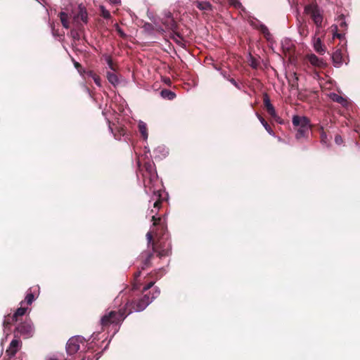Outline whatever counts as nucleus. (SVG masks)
<instances>
[{"mask_svg": "<svg viewBox=\"0 0 360 360\" xmlns=\"http://www.w3.org/2000/svg\"><path fill=\"white\" fill-rule=\"evenodd\" d=\"M146 237L148 244L152 243L153 250L158 253L159 257H167L171 254L172 245L169 241L160 242V245H158L153 241V235L150 232L147 233Z\"/></svg>", "mask_w": 360, "mask_h": 360, "instance_id": "7ed1b4c3", "label": "nucleus"}, {"mask_svg": "<svg viewBox=\"0 0 360 360\" xmlns=\"http://www.w3.org/2000/svg\"><path fill=\"white\" fill-rule=\"evenodd\" d=\"M314 50L319 54H323L325 53V46L322 44L321 39L318 38L316 39L314 44Z\"/></svg>", "mask_w": 360, "mask_h": 360, "instance_id": "412c9836", "label": "nucleus"}, {"mask_svg": "<svg viewBox=\"0 0 360 360\" xmlns=\"http://www.w3.org/2000/svg\"><path fill=\"white\" fill-rule=\"evenodd\" d=\"M227 80H229L233 85H234L237 89H240V87L239 84L237 83V82L232 77L227 78Z\"/></svg>", "mask_w": 360, "mask_h": 360, "instance_id": "ea45409f", "label": "nucleus"}, {"mask_svg": "<svg viewBox=\"0 0 360 360\" xmlns=\"http://www.w3.org/2000/svg\"><path fill=\"white\" fill-rule=\"evenodd\" d=\"M39 286L30 288L27 291L25 300L22 301L20 304L22 305L24 303H26L27 305L32 304L35 297L34 294L37 291H39Z\"/></svg>", "mask_w": 360, "mask_h": 360, "instance_id": "4468645a", "label": "nucleus"}, {"mask_svg": "<svg viewBox=\"0 0 360 360\" xmlns=\"http://www.w3.org/2000/svg\"><path fill=\"white\" fill-rule=\"evenodd\" d=\"M137 164L139 171L142 174L146 192L153 193L152 198L155 200L153 207L159 209L162 202V198L161 190H155L153 188L154 184L158 181V174L155 164L149 160L143 161L141 159H139Z\"/></svg>", "mask_w": 360, "mask_h": 360, "instance_id": "f03ea898", "label": "nucleus"}, {"mask_svg": "<svg viewBox=\"0 0 360 360\" xmlns=\"http://www.w3.org/2000/svg\"><path fill=\"white\" fill-rule=\"evenodd\" d=\"M306 58L313 66L318 68H323L326 66V63L323 60L318 58L315 54H308Z\"/></svg>", "mask_w": 360, "mask_h": 360, "instance_id": "ddd939ff", "label": "nucleus"}, {"mask_svg": "<svg viewBox=\"0 0 360 360\" xmlns=\"http://www.w3.org/2000/svg\"><path fill=\"white\" fill-rule=\"evenodd\" d=\"M106 77L108 82L114 86H117L120 84V79L115 73L108 71L106 72Z\"/></svg>", "mask_w": 360, "mask_h": 360, "instance_id": "dca6fc26", "label": "nucleus"}, {"mask_svg": "<svg viewBox=\"0 0 360 360\" xmlns=\"http://www.w3.org/2000/svg\"><path fill=\"white\" fill-rule=\"evenodd\" d=\"M100 10L101 12V15L103 18L109 19L111 18V15H110V12L108 10H106L104 6H101L100 7Z\"/></svg>", "mask_w": 360, "mask_h": 360, "instance_id": "72a5a7b5", "label": "nucleus"}, {"mask_svg": "<svg viewBox=\"0 0 360 360\" xmlns=\"http://www.w3.org/2000/svg\"><path fill=\"white\" fill-rule=\"evenodd\" d=\"M335 30L337 31L338 26H335ZM342 37H343V34L338 33L337 32L333 35V37H337L338 39H342Z\"/></svg>", "mask_w": 360, "mask_h": 360, "instance_id": "37998d69", "label": "nucleus"}, {"mask_svg": "<svg viewBox=\"0 0 360 360\" xmlns=\"http://www.w3.org/2000/svg\"><path fill=\"white\" fill-rule=\"evenodd\" d=\"M58 15L60 17V20L61 21V23H62L63 26L65 28H66V29L69 28L70 23H69V21H68V14L62 11V12H60L59 13Z\"/></svg>", "mask_w": 360, "mask_h": 360, "instance_id": "b1692460", "label": "nucleus"}, {"mask_svg": "<svg viewBox=\"0 0 360 360\" xmlns=\"http://www.w3.org/2000/svg\"><path fill=\"white\" fill-rule=\"evenodd\" d=\"M223 75H224V77L226 78L227 79V78H231L230 76L229 75H227L226 73H223Z\"/></svg>", "mask_w": 360, "mask_h": 360, "instance_id": "8fccbe9b", "label": "nucleus"}, {"mask_svg": "<svg viewBox=\"0 0 360 360\" xmlns=\"http://www.w3.org/2000/svg\"><path fill=\"white\" fill-rule=\"evenodd\" d=\"M82 342L80 336L72 337L69 339L66 344V351L69 355L75 354L79 349V343Z\"/></svg>", "mask_w": 360, "mask_h": 360, "instance_id": "6e6552de", "label": "nucleus"}, {"mask_svg": "<svg viewBox=\"0 0 360 360\" xmlns=\"http://www.w3.org/2000/svg\"><path fill=\"white\" fill-rule=\"evenodd\" d=\"M258 30L264 35L265 39H266L267 40L270 39L271 34L268 27L265 25H264L262 23H259V27Z\"/></svg>", "mask_w": 360, "mask_h": 360, "instance_id": "4be33fe9", "label": "nucleus"}, {"mask_svg": "<svg viewBox=\"0 0 360 360\" xmlns=\"http://www.w3.org/2000/svg\"><path fill=\"white\" fill-rule=\"evenodd\" d=\"M345 53L346 49L344 46H342L339 48H336L332 55L333 62L335 67H340L344 62L347 63L345 58Z\"/></svg>", "mask_w": 360, "mask_h": 360, "instance_id": "1a4fd4ad", "label": "nucleus"}, {"mask_svg": "<svg viewBox=\"0 0 360 360\" xmlns=\"http://www.w3.org/2000/svg\"><path fill=\"white\" fill-rule=\"evenodd\" d=\"M82 360H85V358H84H84H82ZM87 360H92V359H90L89 357H88V358H87Z\"/></svg>", "mask_w": 360, "mask_h": 360, "instance_id": "864d4df0", "label": "nucleus"}, {"mask_svg": "<svg viewBox=\"0 0 360 360\" xmlns=\"http://www.w3.org/2000/svg\"><path fill=\"white\" fill-rule=\"evenodd\" d=\"M22 346V342L19 339H13L10 345L6 351V355L11 359L16 354L18 351Z\"/></svg>", "mask_w": 360, "mask_h": 360, "instance_id": "9b49d317", "label": "nucleus"}, {"mask_svg": "<svg viewBox=\"0 0 360 360\" xmlns=\"http://www.w3.org/2000/svg\"><path fill=\"white\" fill-rule=\"evenodd\" d=\"M18 321L15 317H14V315L8 314L5 316V319L3 322V326L5 328H9L11 325H13L14 323L18 322Z\"/></svg>", "mask_w": 360, "mask_h": 360, "instance_id": "6ab92c4d", "label": "nucleus"}, {"mask_svg": "<svg viewBox=\"0 0 360 360\" xmlns=\"http://www.w3.org/2000/svg\"><path fill=\"white\" fill-rule=\"evenodd\" d=\"M48 360H58V359L55 357H50Z\"/></svg>", "mask_w": 360, "mask_h": 360, "instance_id": "603ef678", "label": "nucleus"}, {"mask_svg": "<svg viewBox=\"0 0 360 360\" xmlns=\"http://www.w3.org/2000/svg\"><path fill=\"white\" fill-rule=\"evenodd\" d=\"M78 18H79L84 22L86 23L88 20L86 11L85 10L80 8L79 13L78 14Z\"/></svg>", "mask_w": 360, "mask_h": 360, "instance_id": "2f4dec72", "label": "nucleus"}, {"mask_svg": "<svg viewBox=\"0 0 360 360\" xmlns=\"http://www.w3.org/2000/svg\"><path fill=\"white\" fill-rule=\"evenodd\" d=\"M300 34L302 35H307L308 34V31H307V26L304 25V26H302L300 28Z\"/></svg>", "mask_w": 360, "mask_h": 360, "instance_id": "58836bf2", "label": "nucleus"}, {"mask_svg": "<svg viewBox=\"0 0 360 360\" xmlns=\"http://www.w3.org/2000/svg\"><path fill=\"white\" fill-rule=\"evenodd\" d=\"M250 65L254 69H257V67H258V62L257 61V60L255 58H252Z\"/></svg>", "mask_w": 360, "mask_h": 360, "instance_id": "a19ab883", "label": "nucleus"}, {"mask_svg": "<svg viewBox=\"0 0 360 360\" xmlns=\"http://www.w3.org/2000/svg\"><path fill=\"white\" fill-rule=\"evenodd\" d=\"M292 124L295 127H311L310 120L304 116L294 115L292 120Z\"/></svg>", "mask_w": 360, "mask_h": 360, "instance_id": "f8f14e48", "label": "nucleus"}, {"mask_svg": "<svg viewBox=\"0 0 360 360\" xmlns=\"http://www.w3.org/2000/svg\"><path fill=\"white\" fill-rule=\"evenodd\" d=\"M139 131L141 134V136L144 139H147L148 138V132H147L146 125L145 124H140L139 125Z\"/></svg>", "mask_w": 360, "mask_h": 360, "instance_id": "c756f323", "label": "nucleus"}, {"mask_svg": "<svg viewBox=\"0 0 360 360\" xmlns=\"http://www.w3.org/2000/svg\"><path fill=\"white\" fill-rule=\"evenodd\" d=\"M304 11L306 13L310 15L317 27H322L323 15L316 3L312 2L311 4L307 5L304 7Z\"/></svg>", "mask_w": 360, "mask_h": 360, "instance_id": "39448f33", "label": "nucleus"}, {"mask_svg": "<svg viewBox=\"0 0 360 360\" xmlns=\"http://www.w3.org/2000/svg\"><path fill=\"white\" fill-rule=\"evenodd\" d=\"M110 2L112 4L117 5L121 3V1L120 0H110Z\"/></svg>", "mask_w": 360, "mask_h": 360, "instance_id": "a18cd8bd", "label": "nucleus"}, {"mask_svg": "<svg viewBox=\"0 0 360 360\" xmlns=\"http://www.w3.org/2000/svg\"><path fill=\"white\" fill-rule=\"evenodd\" d=\"M141 275V271H138L137 272L134 273V277L136 278L139 277Z\"/></svg>", "mask_w": 360, "mask_h": 360, "instance_id": "09e8293b", "label": "nucleus"}, {"mask_svg": "<svg viewBox=\"0 0 360 360\" xmlns=\"http://www.w3.org/2000/svg\"><path fill=\"white\" fill-rule=\"evenodd\" d=\"M173 39H174V41H175L176 43H178L179 44H181V41H179V39H176L175 37H173Z\"/></svg>", "mask_w": 360, "mask_h": 360, "instance_id": "3c124183", "label": "nucleus"}, {"mask_svg": "<svg viewBox=\"0 0 360 360\" xmlns=\"http://www.w3.org/2000/svg\"><path fill=\"white\" fill-rule=\"evenodd\" d=\"M139 286L138 285V284L134 283V284L133 285L132 290H139Z\"/></svg>", "mask_w": 360, "mask_h": 360, "instance_id": "de8ad7c7", "label": "nucleus"}, {"mask_svg": "<svg viewBox=\"0 0 360 360\" xmlns=\"http://www.w3.org/2000/svg\"><path fill=\"white\" fill-rule=\"evenodd\" d=\"M317 129L320 133L321 143L323 145L328 147L330 143V140L332 139L331 136L330 137L328 136L326 132L324 131V129L322 126H319Z\"/></svg>", "mask_w": 360, "mask_h": 360, "instance_id": "2eb2a0df", "label": "nucleus"}, {"mask_svg": "<svg viewBox=\"0 0 360 360\" xmlns=\"http://www.w3.org/2000/svg\"><path fill=\"white\" fill-rule=\"evenodd\" d=\"M74 66L75 67V68H77V70L80 72L81 70H82V65L77 62V61H74Z\"/></svg>", "mask_w": 360, "mask_h": 360, "instance_id": "79ce46f5", "label": "nucleus"}, {"mask_svg": "<svg viewBox=\"0 0 360 360\" xmlns=\"http://www.w3.org/2000/svg\"><path fill=\"white\" fill-rule=\"evenodd\" d=\"M263 103L264 105L268 112V114L277 122L282 123V120L276 112L274 105L271 103L270 98L266 93L263 94Z\"/></svg>", "mask_w": 360, "mask_h": 360, "instance_id": "0eeeda50", "label": "nucleus"}, {"mask_svg": "<svg viewBox=\"0 0 360 360\" xmlns=\"http://www.w3.org/2000/svg\"><path fill=\"white\" fill-rule=\"evenodd\" d=\"M162 229H165V226H164L163 225L162 226Z\"/></svg>", "mask_w": 360, "mask_h": 360, "instance_id": "5fc2aeb1", "label": "nucleus"}, {"mask_svg": "<svg viewBox=\"0 0 360 360\" xmlns=\"http://www.w3.org/2000/svg\"><path fill=\"white\" fill-rule=\"evenodd\" d=\"M109 128L111 130L112 133H113L114 136L116 139H120L121 136L125 134V130L122 127H115V128H112L110 124H109Z\"/></svg>", "mask_w": 360, "mask_h": 360, "instance_id": "f3484780", "label": "nucleus"}, {"mask_svg": "<svg viewBox=\"0 0 360 360\" xmlns=\"http://www.w3.org/2000/svg\"><path fill=\"white\" fill-rule=\"evenodd\" d=\"M105 60H106V63H107V64H108V67H109V68L110 70H112V71H117V70L118 65L113 63L111 56H105Z\"/></svg>", "mask_w": 360, "mask_h": 360, "instance_id": "cd10ccee", "label": "nucleus"}, {"mask_svg": "<svg viewBox=\"0 0 360 360\" xmlns=\"http://www.w3.org/2000/svg\"><path fill=\"white\" fill-rule=\"evenodd\" d=\"M330 98H331V100L333 101L340 103L342 105H344L347 102L345 98H344L342 96H341L337 94H335V93L331 94L330 96Z\"/></svg>", "mask_w": 360, "mask_h": 360, "instance_id": "393cba45", "label": "nucleus"}, {"mask_svg": "<svg viewBox=\"0 0 360 360\" xmlns=\"http://www.w3.org/2000/svg\"><path fill=\"white\" fill-rule=\"evenodd\" d=\"M152 221L153 222L154 226H158V225L160 224L161 218H160V217L157 218L155 216H153Z\"/></svg>", "mask_w": 360, "mask_h": 360, "instance_id": "4c0bfd02", "label": "nucleus"}, {"mask_svg": "<svg viewBox=\"0 0 360 360\" xmlns=\"http://www.w3.org/2000/svg\"><path fill=\"white\" fill-rule=\"evenodd\" d=\"M117 30L118 33L120 34V35L121 37H124V33L122 32V30L120 27H118L117 29Z\"/></svg>", "mask_w": 360, "mask_h": 360, "instance_id": "49530a36", "label": "nucleus"}, {"mask_svg": "<svg viewBox=\"0 0 360 360\" xmlns=\"http://www.w3.org/2000/svg\"><path fill=\"white\" fill-rule=\"evenodd\" d=\"M154 252L153 250L151 252L150 250L143 251L139 256V260L141 262V268L142 270L148 269L152 265V259L154 258Z\"/></svg>", "mask_w": 360, "mask_h": 360, "instance_id": "9d476101", "label": "nucleus"}, {"mask_svg": "<svg viewBox=\"0 0 360 360\" xmlns=\"http://www.w3.org/2000/svg\"><path fill=\"white\" fill-rule=\"evenodd\" d=\"M229 4L236 8H239L243 6L239 0H230Z\"/></svg>", "mask_w": 360, "mask_h": 360, "instance_id": "f704fd0d", "label": "nucleus"}, {"mask_svg": "<svg viewBox=\"0 0 360 360\" xmlns=\"http://www.w3.org/2000/svg\"><path fill=\"white\" fill-rule=\"evenodd\" d=\"M338 21L339 22V27H340L341 31L343 32L347 29V24L345 20V15L343 14L338 16Z\"/></svg>", "mask_w": 360, "mask_h": 360, "instance_id": "c85d7f7f", "label": "nucleus"}, {"mask_svg": "<svg viewBox=\"0 0 360 360\" xmlns=\"http://www.w3.org/2000/svg\"><path fill=\"white\" fill-rule=\"evenodd\" d=\"M150 276H154V279L143 286L141 295L131 301H127L124 307L120 308L118 311H110L101 318V324L103 327L108 326L112 323L120 324L133 311H141L145 309L153 300L160 295V292L158 290L153 292L151 296L146 292L160 278L158 276V272L150 273Z\"/></svg>", "mask_w": 360, "mask_h": 360, "instance_id": "f257e3e1", "label": "nucleus"}, {"mask_svg": "<svg viewBox=\"0 0 360 360\" xmlns=\"http://www.w3.org/2000/svg\"><path fill=\"white\" fill-rule=\"evenodd\" d=\"M34 332L33 324L32 321L26 319L25 321L20 323L15 330V338H17L18 335L22 336L24 338H31Z\"/></svg>", "mask_w": 360, "mask_h": 360, "instance_id": "20e7f679", "label": "nucleus"}, {"mask_svg": "<svg viewBox=\"0 0 360 360\" xmlns=\"http://www.w3.org/2000/svg\"><path fill=\"white\" fill-rule=\"evenodd\" d=\"M295 77L289 80L290 86L292 89H298V77L296 76V74H294Z\"/></svg>", "mask_w": 360, "mask_h": 360, "instance_id": "473e14b6", "label": "nucleus"}, {"mask_svg": "<svg viewBox=\"0 0 360 360\" xmlns=\"http://www.w3.org/2000/svg\"><path fill=\"white\" fill-rule=\"evenodd\" d=\"M258 117V119L259 120L260 122L262 124L265 129L268 131V133L271 135L274 134V131L269 124L267 123V122L264 120V118L261 116L260 115H257Z\"/></svg>", "mask_w": 360, "mask_h": 360, "instance_id": "bb28decb", "label": "nucleus"}, {"mask_svg": "<svg viewBox=\"0 0 360 360\" xmlns=\"http://www.w3.org/2000/svg\"><path fill=\"white\" fill-rule=\"evenodd\" d=\"M196 7L201 11L212 10V4L208 1H196L195 2Z\"/></svg>", "mask_w": 360, "mask_h": 360, "instance_id": "aec40b11", "label": "nucleus"}, {"mask_svg": "<svg viewBox=\"0 0 360 360\" xmlns=\"http://www.w3.org/2000/svg\"><path fill=\"white\" fill-rule=\"evenodd\" d=\"M161 22L167 30H170L174 32L175 37L182 39V37L177 32V22L174 20L171 12L168 11L165 13V16L161 19Z\"/></svg>", "mask_w": 360, "mask_h": 360, "instance_id": "423d86ee", "label": "nucleus"}, {"mask_svg": "<svg viewBox=\"0 0 360 360\" xmlns=\"http://www.w3.org/2000/svg\"><path fill=\"white\" fill-rule=\"evenodd\" d=\"M27 310V307H22V305H21V307L17 309L15 313L13 314L14 317H15L18 321H20L22 319V317L25 314Z\"/></svg>", "mask_w": 360, "mask_h": 360, "instance_id": "5701e85b", "label": "nucleus"}, {"mask_svg": "<svg viewBox=\"0 0 360 360\" xmlns=\"http://www.w3.org/2000/svg\"><path fill=\"white\" fill-rule=\"evenodd\" d=\"M335 142L338 144V145H340L343 143V139L342 138V136L339 134H337L335 135Z\"/></svg>", "mask_w": 360, "mask_h": 360, "instance_id": "e433bc0d", "label": "nucleus"}, {"mask_svg": "<svg viewBox=\"0 0 360 360\" xmlns=\"http://www.w3.org/2000/svg\"><path fill=\"white\" fill-rule=\"evenodd\" d=\"M160 94L164 98H167L168 100H173L176 97L175 93L169 89H163Z\"/></svg>", "mask_w": 360, "mask_h": 360, "instance_id": "a878e982", "label": "nucleus"}, {"mask_svg": "<svg viewBox=\"0 0 360 360\" xmlns=\"http://www.w3.org/2000/svg\"><path fill=\"white\" fill-rule=\"evenodd\" d=\"M259 23H262L259 20L255 19V20H250V25L255 29L258 30L259 27Z\"/></svg>", "mask_w": 360, "mask_h": 360, "instance_id": "c9c22d12", "label": "nucleus"}, {"mask_svg": "<svg viewBox=\"0 0 360 360\" xmlns=\"http://www.w3.org/2000/svg\"><path fill=\"white\" fill-rule=\"evenodd\" d=\"M71 33H72V37L75 39H77V40L79 39V34H78V32H77L75 31H72Z\"/></svg>", "mask_w": 360, "mask_h": 360, "instance_id": "c03bdc74", "label": "nucleus"}, {"mask_svg": "<svg viewBox=\"0 0 360 360\" xmlns=\"http://www.w3.org/2000/svg\"><path fill=\"white\" fill-rule=\"evenodd\" d=\"M311 127H297L296 139H300L302 138H306L309 135V129Z\"/></svg>", "mask_w": 360, "mask_h": 360, "instance_id": "a211bd4d", "label": "nucleus"}, {"mask_svg": "<svg viewBox=\"0 0 360 360\" xmlns=\"http://www.w3.org/2000/svg\"><path fill=\"white\" fill-rule=\"evenodd\" d=\"M89 75L92 77L95 84L97 86H101V77L98 75H96V73L91 71L89 72Z\"/></svg>", "mask_w": 360, "mask_h": 360, "instance_id": "7c9ffc66", "label": "nucleus"}]
</instances>
